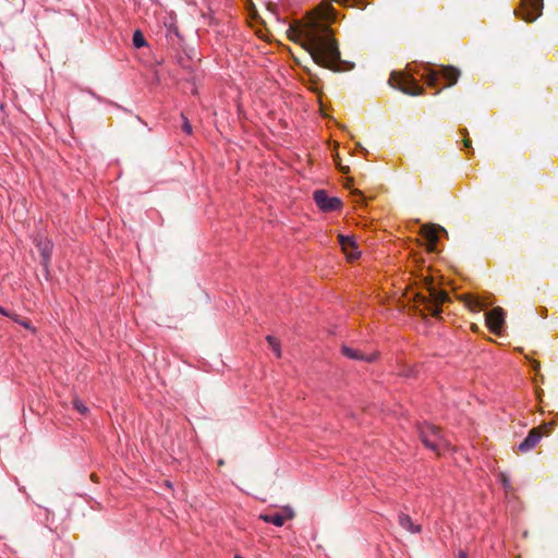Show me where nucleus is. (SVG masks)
Instances as JSON below:
<instances>
[{
  "instance_id": "1",
  "label": "nucleus",
  "mask_w": 558,
  "mask_h": 558,
  "mask_svg": "<svg viewBox=\"0 0 558 558\" xmlns=\"http://www.w3.org/2000/svg\"><path fill=\"white\" fill-rule=\"evenodd\" d=\"M336 19L337 12L332 5L322 3L304 24L291 29V39L300 44L317 65L339 72L345 70L347 62L341 60L338 43L327 24Z\"/></svg>"
},
{
  "instance_id": "2",
  "label": "nucleus",
  "mask_w": 558,
  "mask_h": 558,
  "mask_svg": "<svg viewBox=\"0 0 558 558\" xmlns=\"http://www.w3.org/2000/svg\"><path fill=\"white\" fill-rule=\"evenodd\" d=\"M428 295L416 293L414 296V307L422 315L428 312L432 316H438L441 313V305L449 300L446 291L437 290L432 283L427 286Z\"/></svg>"
},
{
  "instance_id": "3",
  "label": "nucleus",
  "mask_w": 558,
  "mask_h": 558,
  "mask_svg": "<svg viewBox=\"0 0 558 558\" xmlns=\"http://www.w3.org/2000/svg\"><path fill=\"white\" fill-rule=\"evenodd\" d=\"M421 441L425 447L440 454V451L449 447V442L444 438L440 429L430 424H423L418 427Z\"/></svg>"
},
{
  "instance_id": "4",
  "label": "nucleus",
  "mask_w": 558,
  "mask_h": 558,
  "mask_svg": "<svg viewBox=\"0 0 558 558\" xmlns=\"http://www.w3.org/2000/svg\"><path fill=\"white\" fill-rule=\"evenodd\" d=\"M388 83L391 87L410 96H417L424 93L423 87L417 84L415 78L405 72L392 71Z\"/></svg>"
},
{
  "instance_id": "5",
  "label": "nucleus",
  "mask_w": 558,
  "mask_h": 558,
  "mask_svg": "<svg viewBox=\"0 0 558 558\" xmlns=\"http://www.w3.org/2000/svg\"><path fill=\"white\" fill-rule=\"evenodd\" d=\"M460 75L459 69L452 65H441L439 70H429L424 77L427 86L435 87L439 76H442L448 82L447 86L450 87L457 84Z\"/></svg>"
},
{
  "instance_id": "6",
  "label": "nucleus",
  "mask_w": 558,
  "mask_h": 558,
  "mask_svg": "<svg viewBox=\"0 0 558 558\" xmlns=\"http://www.w3.org/2000/svg\"><path fill=\"white\" fill-rule=\"evenodd\" d=\"M542 9L543 0H521L520 8L514 13L525 22H534L542 14Z\"/></svg>"
},
{
  "instance_id": "7",
  "label": "nucleus",
  "mask_w": 558,
  "mask_h": 558,
  "mask_svg": "<svg viewBox=\"0 0 558 558\" xmlns=\"http://www.w3.org/2000/svg\"><path fill=\"white\" fill-rule=\"evenodd\" d=\"M314 199L316 205L324 211L340 209L342 205L338 197H330L324 190L315 191Z\"/></svg>"
},
{
  "instance_id": "8",
  "label": "nucleus",
  "mask_w": 558,
  "mask_h": 558,
  "mask_svg": "<svg viewBox=\"0 0 558 558\" xmlns=\"http://www.w3.org/2000/svg\"><path fill=\"white\" fill-rule=\"evenodd\" d=\"M486 325L492 332L495 335H500L502 326L505 324V312L501 307H494L492 311L487 312L486 315Z\"/></svg>"
},
{
  "instance_id": "9",
  "label": "nucleus",
  "mask_w": 558,
  "mask_h": 558,
  "mask_svg": "<svg viewBox=\"0 0 558 558\" xmlns=\"http://www.w3.org/2000/svg\"><path fill=\"white\" fill-rule=\"evenodd\" d=\"M338 241L348 259L353 260L360 256L361 252L352 236L339 234Z\"/></svg>"
},
{
  "instance_id": "10",
  "label": "nucleus",
  "mask_w": 558,
  "mask_h": 558,
  "mask_svg": "<svg viewBox=\"0 0 558 558\" xmlns=\"http://www.w3.org/2000/svg\"><path fill=\"white\" fill-rule=\"evenodd\" d=\"M541 428L542 427H534L529 432L525 439L518 447L520 452L525 453L535 448L543 436Z\"/></svg>"
},
{
  "instance_id": "11",
  "label": "nucleus",
  "mask_w": 558,
  "mask_h": 558,
  "mask_svg": "<svg viewBox=\"0 0 558 558\" xmlns=\"http://www.w3.org/2000/svg\"><path fill=\"white\" fill-rule=\"evenodd\" d=\"M438 231L446 232L442 227L435 225H424L422 227V235L428 241V251H434L438 241Z\"/></svg>"
},
{
  "instance_id": "12",
  "label": "nucleus",
  "mask_w": 558,
  "mask_h": 558,
  "mask_svg": "<svg viewBox=\"0 0 558 558\" xmlns=\"http://www.w3.org/2000/svg\"><path fill=\"white\" fill-rule=\"evenodd\" d=\"M341 352L347 357H349L351 360H355V361L373 362L377 357V353L376 352H372V353L366 354V353L361 352L360 350L353 349V348L348 347L345 344H343L341 347Z\"/></svg>"
},
{
  "instance_id": "13",
  "label": "nucleus",
  "mask_w": 558,
  "mask_h": 558,
  "mask_svg": "<svg viewBox=\"0 0 558 558\" xmlns=\"http://www.w3.org/2000/svg\"><path fill=\"white\" fill-rule=\"evenodd\" d=\"M37 247L40 252V255L43 257V264L47 266L48 262L50 260V256L52 253V242L48 239H38L37 240Z\"/></svg>"
},
{
  "instance_id": "14",
  "label": "nucleus",
  "mask_w": 558,
  "mask_h": 558,
  "mask_svg": "<svg viewBox=\"0 0 558 558\" xmlns=\"http://www.w3.org/2000/svg\"><path fill=\"white\" fill-rule=\"evenodd\" d=\"M399 524L410 533H420L422 531L421 525L414 524L411 518L405 513L399 514Z\"/></svg>"
},
{
  "instance_id": "15",
  "label": "nucleus",
  "mask_w": 558,
  "mask_h": 558,
  "mask_svg": "<svg viewBox=\"0 0 558 558\" xmlns=\"http://www.w3.org/2000/svg\"><path fill=\"white\" fill-rule=\"evenodd\" d=\"M463 301L465 305L473 312H480L485 307V305L480 299L470 294L464 295Z\"/></svg>"
},
{
  "instance_id": "16",
  "label": "nucleus",
  "mask_w": 558,
  "mask_h": 558,
  "mask_svg": "<svg viewBox=\"0 0 558 558\" xmlns=\"http://www.w3.org/2000/svg\"><path fill=\"white\" fill-rule=\"evenodd\" d=\"M259 518L264 522L271 523L276 526H282L284 524V517L280 514H260Z\"/></svg>"
},
{
  "instance_id": "17",
  "label": "nucleus",
  "mask_w": 558,
  "mask_h": 558,
  "mask_svg": "<svg viewBox=\"0 0 558 558\" xmlns=\"http://www.w3.org/2000/svg\"><path fill=\"white\" fill-rule=\"evenodd\" d=\"M133 45L136 48H142L146 46V39L140 29L135 31L133 34Z\"/></svg>"
},
{
  "instance_id": "18",
  "label": "nucleus",
  "mask_w": 558,
  "mask_h": 558,
  "mask_svg": "<svg viewBox=\"0 0 558 558\" xmlns=\"http://www.w3.org/2000/svg\"><path fill=\"white\" fill-rule=\"evenodd\" d=\"M266 339H267V342L269 343V345L271 347V349L274 350V352L276 353V355L278 357H280L281 350H280L279 341L272 336H267Z\"/></svg>"
},
{
  "instance_id": "19",
  "label": "nucleus",
  "mask_w": 558,
  "mask_h": 558,
  "mask_svg": "<svg viewBox=\"0 0 558 558\" xmlns=\"http://www.w3.org/2000/svg\"><path fill=\"white\" fill-rule=\"evenodd\" d=\"M73 407L74 409L80 412L81 414H86L88 409L87 407L84 404L83 401H81L80 399H74L73 400Z\"/></svg>"
},
{
  "instance_id": "20",
  "label": "nucleus",
  "mask_w": 558,
  "mask_h": 558,
  "mask_svg": "<svg viewBox=\"0 0 558 558\" xmlns=\"http://www.w3.org/2000/svg\"><path fill=\"white\" fill-rule=\"evenodd\" d=\"M182 119H183V123H182V129L183 131L186 133V134H192V125L191 123L189 122L187 118L182 113L181 114Z\"/></svg>"
},
{
  "instance_id": "21",
  "label": "nucleus",
  "mask_w": 558,
  "mask_h": 558,
  "mask_svg": "<svg viewBox=\"0 0 558 558\" xmlns=\"http://www.w3.org/2000/svg\"><path fill=\"white\" fill-rule=\"evenodd\" d=\"M335 2L345 5V7H354L360 2L361 0H333Z\"/></svg>"
},
{
  "instance_id": "22",
  "label": "nucleus",
  "mask_w": 558,
  "mask_h": 558,
  "mask_svg": "<svg viewBox=\"0 0 558 558\" xmlns=\"http://www.w3.org/2000/svg\"><path fill=\"white\" fill-rule=\"evenodd\" d=\"M284 512L287 513V518L292 519L294 517V511L290 507H284Z\"/></svg>"
},
{
  "instance_id": "23",
  "label": "nucleus",
  "mask_w": 558,
  "mask_h": 558,
  "mask_svg": "<svg viewBox=\"0 0 558 558\" xmlns=\"http://www.w3.org/2000/svg\"><path fill=\"white\" fill-rule=\"evenodd\" d=\"M532 367L537 373L541 369V363L538 361H536V360H533L532 361Z\"/></svg>"
},
{
  "instance_id": "24",
  "label": "nucleus",
  "mask_w": 558,
  "mask_h": 558,
  "mask_svg": "<svg viewBox=\"0 0 558 558\" xmlns=\"http://www.w3.org/2000/svg\"><path fill=\"white\" fill-rule=\"evenodd\" d=\"M501 481H502V484H504L505 488H508L509 487V480H508V477L505 474H501Z\"/></svg>"
},
{
  "instance_id": "25",
  "label": "nucleus",
  "mask_w": 558,
  "mask_h": 558,
  "mask_svg": "<svg viewBox=\"0 0 558 558\" xmlns=\"http://www.w3.org/2000/svg\"><path fill=\"white\" fill-rule=\"evenodd\" d=\"M402 375H403V376H407V377H408V376H414V375H415V372H414V369H413V368H409L408 371H404V372L402 373Z\"/></svg>"
},
{
  "instance_id": "26",
  "label": "nucleus",
  "mask_w": 558,
  "mask_h": 558,
  "mask_svg": "<svg viewBox=\"0 0 558 558\" xmlns=\"http://www.w3.org/2000/svg\"><path fill=\"white\" fill-rule=\"evenodd\" d=\"M22 326H24L25 328L29 329L31 328V324L28 320H17Z\"/></svg>"
},
{
  "instance_id": "27",
  "label": "nucleus",
  "mask_w": 558,
  "mask_h": 558,
  "mask_svg": "<svg viewBox=\"0 0 558 558\" xmlns=\"http://www.w3.org/2000/svg\"><path fill=\"white\" fill-rule=\"evenodd\" d=\"M463 143L466 148L471 147V141L469 138H464Z\"/></svg>"
},
{
  "instance_id": "28",
  "label": "nucleus",
  "mask_w": 558,
  "mask_h": 558,
  "mask_svg": "<svg viewBox=\"0 0 558 558\" xmlns=\"http://www.w3.org/2000/svg\"><path fill=\"white\" fill-rule=\"evenodd\" d=\"M543 427L546 428L547 430H551L553 429V423L545 424Z\"/></svg>"
},
{
  "instance_id": "29",
  "label": "nucleus",
  "mask_w": 558,
  "mask_h": 558,
  "mask_svg": "<svg viewBox=\"0 0 558 558\" xmlns=\"http://www.w3.org/2000/svg\"><path fill=\"white\" fill-rule=\"evenodd\" d=\"M458 558H468V556L464 551H460Z\"/></svg>"
},
{
  "instance_id": "30",
  "label": "nucleus",
  "mask_w": 558,
  "mask_h": 558,
  "mask_svg": "<svg viewBox=\"0 0 558 558\" xmlns=\"http://www.w3.org/2000/svg\"><path fill=\"white\" fill-rule=\"evenodd\" d=\"M339 167L342 172H344V173L349 172V167H342V166H339Z\"/></svg>"
},
{
  "instance_id": "31",
  "label": "nucleus",
  "mask_w": 558,
  "mask_h": 558,
  "mask_svg": "<svg viewBox=\"0 0 558 558\" xmlns=\"http://www.w3.org/2000/svg\"><path fill=\"white\" fill-rule=\"evenodd\" d=\"M355 193L362 197V193L360 191H356Z\"/></svg>"
},
{
  "instance_id": "32",
  "label": "nucleus",
  "mask_w": 558,
  "mask_h": 558,
  "mask_svg": "<svg viewBox=\"0 0 558 558\" xmlns=\"http://www.w3.org/2000/svg\"><path fill=\"white\" fill-rule=\"evenodd\" d=\"M0 313L7 315V313L0 307Z\"/></svg>"
},
{
  "instance_id": "33",
  "label": "nucleus",
  "mask_w": 558,
  "mask_h": 558,
  "mask_svg": "<svg viewBox=\"0 0 558 558\" xmlns=\"http://www.w3.org/2000/svg\"><path fill=\"white\" fill-rule=\"evenodd\" d=\"M234 558H242L241 556H235Z\"/></svg>"
}]
</instances>
